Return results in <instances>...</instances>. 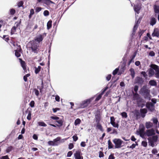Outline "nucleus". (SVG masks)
Listing matches in <instances>:
<instances>
[{
	"instance_id": "f257e3e1",
	"label": "nucleus",
	"mask_w": 159,
	"mask_h": 159,
	"mask_svg": "<svg viewBox=\"0 0 159 159\" xmlns=\"http://www.w3.org/2000/svg\"><path fill=\"white\" fill-rule=\"evenodd\" d=\"M158 139L157 135L153 136L152 137H149L148 140V141L149 145L152 147H154L157 145V142Z\"/></svg>"
},
{
	"instance_id": "f03ea898",
	"label": "nucleus",
	"mask_w": 159,
	"mask_h": 159,
	"mask_svg": "<svg viewBox=\"0 0 159 159\" xmlns=\"http://www.w3.org/2000/svg\"><path fill=\"white\" fill-rule=\"evenodd\" d=\"M113 142L115 145V148H121L123 146L122 144L124 142L120 139H115L113 140Z\"/></svg>"
},
{
	"instance_id": "7ed1b4c3",
	"label": "nucleus",
	"mask_w": 159,
	"mask_h": 159,
	"mask_svg": "<svg viewBox=\"0 0 159 159\" xmlns=\"http://www.w3.org/2000/svg\"><path fill=\"white\" fill-rule=\"evenodd\" d=\"M145 129L144 126L143 124L140 125L139 129L136 131L137 134H139L141 137L143 138L144 136Z\"/></svg>"
},
{
	"instance_id": "20e7f679",
	"label": "nucleus",
	"mask_w": 159,
	"mask_h": 159,
	"mask_svg": "<svg viewBox=\"0 0 159 159\" xmlns=\"http://www.w3.org/2000/svg\"><path fill=\"white\" fill-rule=\"evenodd\" d=\"M30 43L31 45V48L33 52H37L38 51L39 49L38 48L39 47V44L38 43L34 41H31L30 42Z\"/></svg>"
},
{
	"instance_id": "39448f33",
	"label": "nucleus",
	"mask_w": 159,
	"mask_h": 159,
	"mask_svg": "<svg viewBox=\"0 0 159 159\" xmlns=\"http://www.w3.org/2000/svg\"><path fill=\"white\" fill-rule=\"evenodd\" d=\"M93 97L91 98L83 101L81 104L80 107L82 108H84L87 106L91 102L93 99Z\"/></svg>"
},
{
	"instance_id": "423d86ee",
	"label": "nucleus",
	"mask_w": 159,
	"mask_h": 159,
	"mask_svg": "<svg viewBox=\"0 0 159 159\" xmlns=\"http://www.w3.org/2000/svg\"><path fill=\"white\" fill-rule=\"evenodd\" d=\"M151 67L154 69L156 73H155L156 77L159 78V67L156 65L152 64L151 65Z\"/></svg>"
},
{
	"instance_id": "0eeeda50",
	"label": "nucleus",
	"mask_w": 159,
	"mask_h": 159,
	"mask_svg": "<svg viewBox=\"0 0 159 159\" xmlns=\"http://www.w3.org/2000/svg\"><path fill=\"white\" fill-rule=\"evenodd\" d=\"M146 135L148 137L155 136L156 133L155 130L152 129L147 130L145 133Z\"/></svg>"
},
{
	"instance_id": "6e6552de",
	"label": "nucleus",
	"mask_w": 159,
	"mask_h": 159,
	"mask_svg": "<svg viewBox=\"0 0 159 159\" xmlns=\"http://www.w3.org/2000/svg\"><path fill=\"white\" fill-rule=\"evenodd\" d=\"M81 152L80 151H76L74 154L75 159H83V157L81 156Z\"/></svg>"
},
{
	"instance_id": "1a4fd4ad",
	"label": "nucleus",
	"mask_w": 159,
	"mask_h": 159,
	"mask_svg": "<svg viewBox=\"0 0 159 159\" xmlns=\"http://www.w3.org/2000/svg\"><path fill=\"white\" fill-rule=\"evenodd\" d=\"M43 40V38L42 37V36L41 35H40L36 37L34 40L33 41L39 44V43L40 42L42 41Z\"/></svg>"
},
{
	"instance_id": "9d476101",
	"label": "nucleus",
	"mask_w": 159,
	"mask_h": 159,
	"mask_svg": "<svg viewBox=\"0 0 159 159\" xmlns=\"http://www.w3.org/2000/svg\"><path fill=\"white\" fill-rule=\"evenodd\" d=\"M153 37L156 36L157 37H159V30L157 28H155L152 34Z\"/></svg>"
},
{
	"instance_id": "9b49d317",
	"label": "nucleus",
	"mask_w": 159,
	"mask_h": 159,
	"mask_svg": "<svg viewBox=\"0 0 159 159\" xmlns=\"http://www.w3.org/2000/svg\"><path fill=\"white\" fill-rule=\"evenodd\" d=\"M156 19L154 17H152L150 20V24L152 26L155 25L156 23Z\"/></svg>"
},
{
	"instance_id": "f8f14e48",
	"label": "nucleus",
	"mask_w": 159,
	"mask_h": 159,
	"mask_svg": "<svg viewBox=\"0 0 159 159\" xmlns=\"http://www.w3.org/2000/svg\"><path fill=\"white\" fill-rule=\"evenodd\" d=\"M154 69L152 68L151 69H150L148 72L149 76L151 77L155 74Z\"/></svg>"
},
{
	"instance_id": "ddd939ff",
	"label": "nucleus",
	"mask_w": 159,
	"mask_h": 159,
	"mask_svg": "<svg viewBox=\"0 0 159 159\" xmlns=\"http://www.w3.org/2000/svg\"><path fill=\"white\" fill-rule=\"evenodd\" d=\"M153 126L152 123L150 122H146L145 123V126L147 129H149Z\"/></svg>"
},
{
	"instance_id": "4468645a",
	"label": "nucleus",
	"mask_w": 159,
	"mask_h": 159,
	"mask_svg": "<svg viewBox=\"0 0 159 159\" xmlns=\"http://www.w3.org/2000/svg\"><path fill=\"white\" fill-rule=\"evenodd\" d=\"M140 9V6L138 5H135L134 7V9L136 13L137 14H139V11Z\"/></svg>"
},
{
	"instance_id": "2eb2a0df",
	"label": "nucleus",
	"mask_w": 159,
	"mask_h": 159,
	"mask_svg": "<svg viewBox=\"0 0 159 159\" xmlns=\"http://www.w3.org/2000/svg\"><path fill=\"white\" fill-rule=\"evenodd\" d=\"M141 113V116L143 117H144L145 116V114L147 112V110L145 109H143L140 110Z\"/></svg>"
},
{
	"instance_id": "dca6fc26",
	"label": "nucleus",
	"mask_w": 159,
	"mask_h": 159,
	"mask_svg": "<svg viewBox=\"0 0 159 159\" xmlns=\"http://www.w3.org/2000/svg\"><path fill=\"white\" fill-rule=\"evenodd\" d=\"M43 3L47 5H49L51 3H54V2L50 0H43Z\"/></svg>"
},
{
	"instance_id": "f3484780",
	"label": "nucleus",
	"mask_w": 159,
	"mask_h": 159,
	"mask_svg": "<svg viewBox=\"0 0 159 159\" xmlns=\"http://www.w3.org/2000/svg\"><path fill=\"white\" fill-rule=\"evenodd\" d=\"M21 49H20L19 50H16V51L15 54L16 56L17 57H19L20 56L21 53Z\"/></svg>"
},
{
	"instance_id": "a211bd4d",
	"label": "nucleus",
	"mask_w": 159,
	"mask_h": 159,
	"mask_svg": "<svg viewBox=\"0 0 159 159\" xmlns=\"http://www.w3.org/2000/svg\"><path fill=\"white\" fill-rule=\"evenodd\" d=\"M106 89H104L103 92L102 93H101V94H99L97 97L95 99V101H98L102 97V96L104 92L105 91Z\"/></svg>"
},
{
	"instance_id": "6ab92c4d",
	"label": "nucleus",
	"mask_w": 159,
	"mask_h": 159,
	"mask_svg": "<svg viewBox=\"0 0 159 159\" xmlns=\"http://www.w3.org/2000/svg\"><path fill=\"white\" fill-rule=\"evenodd\" d=\"M149 84L151 86H156L157 85V83L156 81L154 80H151L149 81Z\"/></svg>"
},
{
	"instance_id": "aec40b11",
	"label": "nucleus",
	"mask_w": 159,
	"mask_h": 159,
	"mask_svg": "<svg viewBox=\"0 0 159 159\" xmlns=\"http://www.w3.org/2000/svg\"><path fill=\"white\" fill-rule=\"evenodd\" d=\"M52 21L51 20H49L47 24V28L48 30L49 29L52 27Z\"/></svg>"
},
{
	"instance_id": "412c9836",
	"label": "nucleus",
	"mask_w": 159,
	"mask_h": 159,
	"mask_svg": "<svg viewBox=\"0 0 159 159\" xmlns=\"http://www.w3.org/2000/svg\"><path fill=\"white\" fill-rule=\"evenodd\" d=\"M154 10L156 13H158L159 12V6L155 5L154 6Z\"/></svg>"
},
{
	"instance_id": "4be33fe9",
	"label": "nucleus",
	"mask_w": 159,
	"mask_h": 159,
	"mask_svg": "<svg viewBox=\"0 0 159 159\" xmlns=\"http://www.w3.org/2000/svg\"><path fill=\"white\" fill-rule=\"evenodd\" d=\"M80 120L79 118H77L75 120L74 123L75 125H79L80 124Z\"/></svg>"
},
{
	"instance_id": "5701e85b",
	"label": "nucleus",
	"mask_w": 159,
	"mask_h": 159,
	"mask_svg": "<svg viewBox=\"0 0 159 159\" xmlns=\"http://www.w3.org/2000/svg\"><path fill=\"white\" fill-rule=\"evenodd\" d=\"M130 71L131 72V75L133 78H134V77L135 72L134 70L133 69L131 68L130 69Z\"/></svg>"
},
{
	"instance_id": "b1692460",
	"label": "nucleus",
	"mask_w": 159,
	"mask_h": 159,
	"mask_svg": "<svg viewBox=\"0 0 159 159\" xmlns=\"http://www.w3.org/2000/svg\"><path fill=\"white\" fill-rule=\"evenodd\" d=\"M41 69V66H39L38 67H35V72L36 74H38L40 71Z\"/></svg>"
},
{
	"instance_id": "393cba45",
	"label": "nucleus",
	"mask_w": 159,
	"mask_h": 159,
	"mask_svg": "<svg viewBox=\"0 0 159 159\" xmlns=\"http://www.w3.org/2000/svg\"><path fill=\"white\" fill-rule=\"evenodd\" d=\"M108 148L109 149L112 148H113V144L111 142L110 140H109L108 141Z\"/></svg>"
},
{
	"instance_id": "a878e982",
	"label": "nucleus",
	"mask_w": 159,
	"mask_h": 159,
	"mask_svg": "<svg viewBox=\"0 0 159 159\" xmlns=\"http://www.w3.org/2000/svg\"><path fill=\"white\" fill-rule=\"evenodd\" d=\"M38 124L39 126L43 127H46L47 126V125L45 123L43 122H39Z\"/></svg>"
},
{
	"instance_id": "bb28decb",
	"label": "nucleus",
	"mask_w": 159,
	"mask_h": 159,
	"mask_svg": "<svg viewBox=\"0 0 159 159\" xmlns=\"http://www.w3.org/2000/svg\"><path fill=\"white\" fill-rule=\"evenodd\" d=\"M121 115L123 118H126L127 117V113L125 112L121 113Z\"/></svg>"
},
{
	"instance_id": "cd10ccee",
	"label": "nucleus",
	"mask_w": 159,
	"mask_h": 159,
	"mask_svg": "<svg viewBox=\"0 0 159 159\" xmlns=\"http://www.w3.org/2000/svg\"><path fill=\"white\" fill-rule=\"evenodd\" d=\"M111 125L113 126L114 127L118 128L119 127V125L118 123H116V122H114L111 124Z\"/></svg>"
},
{
	"instance_id": "c85d7f7f",
	"label": "nucleus",
	"mask_w": 159,
	"mask_h": 159,
	"mask_svg": "<svg viewBox=\"0 0 159 159\" xmlns=\"http://www.w3.org/2000/svg\"><path fill=\"white\" fill-rule=\"evenodd\" d=\"M147 107L151 111H152L154 109V107L152 105L148 106V104L147 105Z\"/></svg>"
},
{
	"instance_id": "c756f323",
	"label": "nucleus",
	"mask_w": 159,
	"mask_h": 159,
	"mask_svg": "<svg viewBox=\"0 0 159 159\" xmlns=\"http://www.w3.org/2000/svg\"><path fill=\"white\" fill-rule=\"evenodd\" d=\"M21 66L23 68V69L24 70H26V66L25 64V63L24 61H21Z\"/></svg>"
},
{
	"instance_id": "7c9ffc66",
	"label": "nucleus",
	"mask_w": 159,
	"mask_h": 159,
	"mask_svg": "<svg viewBox=\"0 0 159 159\" xmlns=\"http://www.w3.org/2000/svg\"><path fill=\"white\" fill-rule=\"evenodd\" d=\"M97 127L98 129H100L101 131H103L102 127L100 124L98 123L97 125Z\"/></svg>"
},
{
	"instance_id": "2f4dec72",
	"label": "nucleus",
	"mask_w": 159,
	"mask_h": 159,
	"mask_svg": "<svg viewBox=\"0 0 159 159\" xmlns=\"http://www.w3.org/2000/svg\"><path fill=\"white\" fill-rule=\"evenodd\" d=\"M50 118L53 120H56L59 119V117L56 116H51Z\"/></svg>"
},
{
	"instance_id": "473e14b6",
	"label": "nucleus",
	"mask_w": 159,
	"mask_h": 159,
	"mask_svg": "<svg viewBox=\"0 0 159 159\" xmlns=\"http://www.w3.org/2000/svg\"><path fill=\"white\" fill-rule=\"evenodd\" d=\"M142 145L144 147H146L147 146V143L146 141H142L141 143Z\"/></svg>"
},
{
	"instance_id": "72a5a7b5",
	"label": "nucleus",
	"mask_w": 159,
	"mask_h": 159,
	"mask_svg": "<svg viewBox=\"0 0 159 159\" xmlns=\"http://www.w3.org/2000/svg\"><path fill=\"white\" fill-rule=\"evenodd\" d=\"M140 19H139L138 21L136 22L135 25L134 26V29H136L138 26V24L140 23Z\"/></svg>"
},
{
	"instance_id": "f704fd0d",
	"label": "nucleus",
	"mask_w": 159,
	"mask_h": 159,
	"mask_svg": "<svg viewBox=\"0 0 159 159\" xmlns=\"http://www.w3.org/2000/svg\"><path fill=\"white\" fill-rule=\"evenodd\" d=\"M48 144L50 145L54 146L55 145V142L53 141H49L48 142Z\"/></svg>"
},
{
	"instance_id": "c9c22d12",
	"label": "nucleus",
	"mask_w": 159,
	"mask_h": 159,
	"mask_svg": "<svg viewBox=\"0 0 159 159\" xmlns=\"http://www.w3.org/2000/svg\"><path fill=\"white\" fill-rule=\"evenodd\" d=\"M56 122H57L58 124L60 125V126H61L62 125L63 121L61 120H58L56 121Z\"/></svg>"
},
{
	"instance_id": "e433bc0d",
	"label": "nucleus",
	"mask_w": 159,
	"mask_h": 159,
	"mask_svg": "<svg viewBox=\"0 0 159 159\" xmlns=\"http://www.w3.org/2000/svg\"><path fill=\"white\" fill-rule=\"evenodd\" d=\"M135 143H136L135 144L134 143V144H132V145H131V146H130L129 147V148H132V149L134 148L135 147V146L136 145H138V144L136 142H135Z\"/></svg>"
},
{
	"instance_id": "4c0bfd02",
	"label": "nucleus",
	"mask_w": 159,
	"mask_h": 159,
	"mask_svg": "<svg viewBox=\"0 0 159 159\" xmlns=\"http://www.w3.org/2000/svg\"><path fill=\"white\" fill-rule=\"evenodd\" d=\"M16 27H13L11 30V34H14L15 32L16 31Z\"/></svg>"
},
{
	"instance_id": "58836bf2",
	"label": "nucleus",
	"mask_w": 159,
	"mask_h": 159,
	"mask_svg": "<svg viewBox=\"0 0 159 159\" xmlns=\"http://www.w3.org/2000/svg\"><path fill=\"white\" fill-rule=\"evenodd\" d=\"M43 15L45 16H47L49 15V12L47 10H45L44 11Z\"/></svg>"
},
{
	"instance_id": "ea45409f",
	"label": "nucleus",
	"mask_w": 159,
	"mask_h": 159,
	"mask_svg": "<svg viewBox=\"0 0 159 159\" xmlns=\"http://www.w3.org/2000/svg\"><path fill=\"white\" fill-rule=\"evenodd\" d=\"M115 122V119L113 116L111 117H110V123L111 124L113 122Z\"/></svg>"
},
{
	"instance_id": "a19ab883",
	"label": "nucleus",
	"mask_w": 159,
	"mask_h": 159,
	"mask_svg": "<svg viewBox=\"0 0 159 159\" xmlns=\"http://www.w3.org/2000/svg\"><path fill=\"white\" fill-rule=\"evenodd\" d=\"M34 13V11L33 9H32L30 10V14L29 15V17H31V16Z\"/></svg>"
},
{
	"instance_id": "79ce46f5",
	"label": "nucleus",
	"mask_w": 159,
	"mask_h": 159,
	"mask_svg": "<svg viewBox=\"0 0 159 159\" xmlns=\"http://www.w3.org/2000/svg\"><path fill=\"white\" fill-rule=\"evenodd\" d=\"M34 102L33 101H32L30 103V105L31 107H34Z\"/></svg>"
},
{
	"instance_id": "37998d69",
	"label": "nucleus",
	"mask_w": 159,
	"mask_h": 159,
	"mask_svg": "<svg viewBox=\"0 0 159 159\" xmlns=\"http://www.w3.org/2000/svg\"><path fill=\"white\" fill-rule=\"evenodd\" d=\"M31 113L30 112L29 113H28L27 116V118L28 120H30L31 119Z\"/></svg>"
},
{
	"instance_id": "c03bdc74",
	"label": "nucleus",
	"mask_w": 159,
	"mask_h": 159,
	"mask_svg": "<svg viewBox=\"0 0 159 159\" xmlns=\"http://www.w3.org/2000/svg\"><path fill=\"white\" fill-rule=\"evenodd\" d=\"M55 100H56L58 102H59L60 101V98L59 97V96L57 95H56L55 96Z\"/></svg>"
},
{
	"instance_id": "a18cd8bd",
	"label": "nucleus",
	"mask_w": 159,
	"mask_h": 159,
	"mask_svg": "<svg viewBox=\"0 0 159 159\" xmlns=\"http://www.w3.org/2000/svg\"><path fill=\"white\" fill-rule=\"evenodd\" d=\"M118 70L119 69L118 68H116L115 70L113 71V74L114 75H115L116 74H117Z\"/></svg>"
},
{
	"instance_id": "49530a36",
	"label": "nucleus",
	"mask_w": 159,
	"mask_h": 159,
	"mask_svg": "<svg viewBox=\"0 0 159 159\" xmlns=\"http://www.w3.org/2000/svg\"><path fill=\"white\" fill-rule=\"evenodd\" d=\"M80 146L82 147H84L86 146L85 142H82L80 143Z\"/></svg>"
},
{
	"instance_id": "de8ad7c7",
	"label": "nucleus",
	"mask_w": 159,
	"mask_h": 159,
	"mask_svg": "<svg viewBox=\"0 0 159 159\" xmlns=\"http://www.w3.org/2000/svg\"><path fill=\"white\" fill-rule=\"evenodd\" d=\"M15 10L14 9H12L10 10V13L11 15L14 14L15 13Z\"/></svg>"
},
{
	"instance_id": "09e8293b",
	"label": "nucleus",
	"mask_w": 159,
	"mask_h": 159,
	"mask_svg": "<svg viewBox=\"0 0 159 159\" xmlns=\"http://www.w3.org/2000/svg\"><path fill=\"white\" fill-rule=\"evenodd\" d=\"M141 74L145 78H147V75L145 72L142 71L141 72Z\"/></svg>"
},
{
	"instance_id": "8fccbe9b",
	"label": "nucleus",
	"mask_w": 159,
	"mask_h": 159,
	"mask_svg": "<svg viewBox=\"0 0 159 159\" xmlns=\"http://www.w3.org/2000/svg\"><path fill=\"white\" fill-rule=\"evenodd\" d=\"M104 157V154H103V153L102 152L100 151L99 152V157L101 158V157Z\"/></svg>"
},
{
	"instance_id": "3c124183",
	"label": "nucleus",
	"mask_w": 159,
	"mask_h": 159,
	"mask_svg": "<svg viewBox=\"0 0 159 159\" xmlns=\"http://www.w3.org/2000/svg\"><path fill=\"white\" fill-rule=\"evenodd\" d=\"M42 10V8L40 7H37L36 8L35 11L36 12H39Z\"/></svg>"
},
{
	"instance_id": "603ef678",
	"label": "nucleus",
	"mask_w": 159,
	"mask_h": 159,
	"mask_svg": "<svg viewBox=\"0 0 159 159\" xmlns=\"http://www.w3.org/2000/svg\"><path fill=\"white\" fill-rule=\"evenodd\" d=\"M34 92L35 94L37 96H38L39 94V91L36 89H34Z\"/></svg>"
},
{
	"instance_id": "864d4df0",
	"label": "nucleus",
	"mask_w": 159,
	"mask_h": 159,
	"mask_svg": "<svg viewBox=\"0 0 159 159\" xmlns=\"http://www.w3.org/2000/svg\"><path fill=\"white\" fill-rule=\"evenodd\" d=\"M72 138L74 141H76L78 139V137L76 135H74Z\"/></svg>"
},
{
	"instance_id": "5fc2aeb1",
	"label": "nucleus",
	"mask_w": 159,
	"mask_h": 159,
	"mask_svg": "<svg viewBox=\"0 0 159 159\" xmlns=\"http://www.w3.org/2000/svg\"><path fill=\"white\" fill-rule=\"evenodd\" d=\"M72 154V152L71 151H69V152L67 154V157H70L71 155Z\"/></svg>"
},
{
	"instance_id": "6e6d98bb",
	"label": "nucleus",
	"mask_w": 159,
	"mask_h": 159,
	"mask_svg": "<svg viewBox=\"0 0 159 159\" xmlns=\"http://www.w3.org/2000/svg\"><path fill=\"white\" fill-rule=\"evenodd\" d=\"M152 121H153V123L156 124H157V123L158 122V120L157 119H156V118H153L152 119Z\"/></svg>"
},
{
	"instance_id": "4d7b16f0",
	"label": "nucleus",
	"mask_w": 159,
	"mask_h": 159,
	"mask_svg": "<svg viewBox=\"0 0 159 159\" xmlns=\"http://www.w3.org/2000/svg\"><path fill=\"white\" fill-rule=\"evenodd\" d=\"M73 147H74V145L72 143H70L69 144V148L70 149H72L73 148Z\"/></svg>"
},
{
	"instance_id": "13d9d810",
	"label": "nucleus",
	"mask_w": 159,
	"mask_h": 159,
	"mask_svg": "<svg viewBox=\"0 0 159 159\" xmlns=\"http://www.w3.org/2000/svg\"><path fill=\"white\" fill-rule=\"evenodd\" d=\"M149 55L151 56H153L155 55V53L153 51H152L150 52Z\"/></svg>"
},
{
	"instance_id": "bf43d9fd",
	"label": "nucleus",
	"mask_w": 159,
	"mask_h": 159,
	"mask_svg": "<svg viewBox=\"0 0 159 159\" xmlns=\"http://www.w3.org/2000/svg\"><path fill=\"white\" fill-rule=\"evenodd\" d=\"M111 77V75H108L106 77V79L107 81H109Z\"/></svg>"
},
{
	"instance_id": "052dcab7",
	"label": "nucleus",
	"mask_w": 159,
	"mask_h": 159,
	"mask_svg": "<svg viewBox=\"0 0 159 159\" xmlns=\"http://www.w3.org/2000/svg\"><path fill=\"white\" fill-rule=\"evenodd\" d=\"M33 138L35 140H37L38 137L37 135L35 134H34L33 136Z\"/></svg>"
},
{
	"instance_id": "680f3d73",
	"label": "nucleus",
	"mask_w": 159,
	"mask_h": 159,
	"mask_svg": "<svg viewBox=\"0 0 159 159\" xmlns=\"http://www.w3.org/2000/svg\"><path fill=\"white\" fill-rule=\"evenodd\" d=\"M138 86L137 85H135L134 88V91H135V92H136L137 91H138Z\"/></svg>"
},
{
	"instance_id": "e2e57ef3",
	"label": "nucleus",
	"mask_w": 159,
	"mask_h": 159,
	"mask_svg": "<svg viewBox=\"0 0 159 159\" xmlns=\"http://www.w3.org/2000/svg\"><path fill=\"white\" fill-rule=\"evenodd\" d=\"M3 38L5 39V40L6 41H7L9 40V39L7 36H3Z\"/></svg>"
},
{
	"instance_id": "0e129e2a",
	"label": "nucleus",
	"mask_w": 159,
	"mask_h": 159,
	"mask_svg": "<svg viewBox=\"0 0 159 159\" xmlns=\"http://www.w3.org/2000/svg\"><path fill=\"white\" fill-rule=\"evenodd\" d=\"M59 109L58 108H53V111L54 112H56L57 111L59 110Z\"/></svg>"
},
{
	"instance_id": "69168bd1",
	"label": "nucleus",
	"mask_w": 159,
	"mask_h": 159,
	"mask_svg": "<svg viewBox=\"0 0 159 159\" xmlns=\"http://www.w3.org/2000/svg\"><path fill=\"white\" fill-rule=\"evenodd\" d=\"M152 153H153V154H156V153H157V150L156 149H153L152 150Z\"/></svg>"
},
{
	"instance_id": "338daca9",
	"label": "nucleus",
	"mask_w": 159,
	"mask_h": 159,
	"mask_svg": "<svg viewBox=\"0 0 159 159\" xmlns=\"http://www.w3.org/2000/svg\"><path fill=\"white\" fill-rule=\"evenodd\" d=\"M114 157L113 155H111L109 156L108 159H114Z\"/></svg>"
},
{
	"instance_id": "774afa93",
	"label": "nucleus",
	"mask_w": 159,
	"mask_h": 159,
	"mask_svg": "<svg viewBox=\"0 0 159 159\" xmlns=\"http://www.w3.org/2000/svg\"><path fill=\"white\" fill-rule=\"evenodd\" d=\"M1 159H9V158L7 156H5L2 157L1 158Z\"/></svg>"
}]
</instances>
